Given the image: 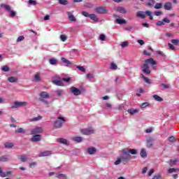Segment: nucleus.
Masks as SVG:
<instances>
[{
  "mask_svg": "<svg viewBox=\"0 0 179 179\" xmlns=\"http://www.w3.org/2000/svg\"><path fill=\"white\" fill-rule=\"evenodd\" d=\"M148 64H150V65H156L157 62L153 59V58L147 59L145 60V64H143L141 66V68L143 69V72L144 73H146L147 75H150V69H149V65Z\"/></svg>",
  "mask_w": 179,
  "mask_h": 179,
  "instance_id": "1",
  "label": "nucleus"
},
{
  "mask_svg": "<svg viewBox=\"0 0 179 179\" xmlns=\"http://www.w3.org/2000/svg\"><path fill=\"white\" fill-rule=\"evenodd\" d=\"M120 157L122 158V162H128V160H131V154L128 152V149L124 148L122 150V154Z\"/></svg>",
  "mask_w": 179,
  "mask_h": 179,
  "instance_id": "2",
  "label": "nucleus"
},
{
  "mask_svg": "<svg viewBox=\"0 0 179 179\" xmlns=\"http://www.w3.org/2000/svg\"><path fill=\"white\" fill-rule=\"evenodd\" d=\"M64 122H66L65 118L59 117L58 120L55 122V127L62 128Z\"/></svg>",
  "mask_w": 179,
  "mask_h": 179,
  "instance_id": "3",
  "label": "nucleus"
},
{
  "mask_svg": "<svg viewBox=\"0 0 179 179\" xmlns=\"http://www.w3.org/2000/svg\"><path fill=\"white\" fill-rule=\"evenodd\" d=\"M96 11L100 15H106L108 13V10H107L106 7H103V6L96 8Z\"/></svg>",
  "mask_w": 179,
  "mask_h": 179,
  "instance_id": "4",
  "label": "nucleus"
},
{
  "mask_svg": "<svg viewBox=\"0 0 179 179\" xmlns=\"http://www.w3.org/2000/svg\"><path fill=\"white\" fill-rule=\"evenodd\" d=\"M43 127H36L31 131V135H38V134H43Z\"/></svg>",
  "mask_w": 179,
  "mask_h": 179,
  "instance_id": "5",
  "label": "nucleus"
},
{
  "mask_svg": "<svg viewBox=\"0 0 179 179\" xmlns=\"http://www.w3.org/2000/svg\"><path fill=\"white\" fill-rule=\"evenodd\" d=\"M23 106H27V102H20V101H15L14 105L11 106V108H19V107H22Z\"/></svg>",
  "mask_w": 179,
  "mask_h": 179,
  "instance_id": "6",
  "label": "nucleus"
},
{
  "mask_svg": "<svg viewBox=\"0 0 179 179\" xmlns=\"http://www.w3.org/2000/svg\"><path fill=\"white\" fill-rule=\"evenodd\" d=\"M70 90H71V93H73V94H74V96H80L82 94V92L80 91V90H79L75 87H71L70 88Z\"/></svg>",
  "mask_w": 179,
  "mask_h": 179,
  "instance_id": "7",
  "label": "nucleus"
},
{
  "mask_svg": "<svg viewBox=\"0 0 179 179\" xmlns=\"http://www.w3.org/2000/svg\"><path fill=\"white\" fill-rule=\"evenodd\" d=\"M52 82L56 86H64V83H62L59 77H55Z\"/></svg>",
  "mask_w": 179,
  "mask_h": 179,
  "instance_id": "8",
  "label": "nucleus"
},
{
  "mask_svg": "<svg viewBox=\"0 0 179 179\" xmlns=\"http://www.w3.org/2000/svg\"><path fill=\"white\" fill-rule=\"evenodd\" d=\"M80 132L83 135H92V134H94V129H83L80 130Z\"/></svg>",
  "mask_w": 179,
  "mask_h": 179,
  "instance_id": "9",
  "label": "nucleus"
},
{
  "mask_svg": "<svg viewBox=\"0 0 179 179\" xmlns=\"http://www.w3.org/2000/svg\"><path fill=\"white\" fill-rule=\"evenodd\" d=\"M12 175V171H8L6 173L3 172L2 171V168L0 167V177H2L3 178L5 177H9V176Z\"/></svg>",
  "mask_w": 179,
  "mask_h": 179,
  "instance_id": "10",
  "label": "nucleus"
},
{
  "mask_svg": "<svg viewBox=\"0 0 179 179\" xmlns=\"http://www.w3.org/2000/svg\"><path fill=\"white\" fill-rule=\"evenodd\" d=\"M31 138V142H40L41 141V135L40 134H34Z\"/></svg>",
  "mask_w": 179,
  "mask_h": 179,
  "instance_id": "11",
  "label": "nucleus"
},
{
  "mask_svg": "<svg viewBox=\"0 0 179 179\" xmlns=\"http://www.w3.org/2000/svg\"><path fill=\"white\" fill-rule=\"evenodd\" d=\"M66 13L70 22H76V17L73 15L72 12L68 11Z\"/></svg>",
  "mask_w": 179,
  "mask_h": 179,
  "instance_id": "12",
  "label": "nucleus"
},
{
  "mask_svg": "<svg viewBox=\"0 0 179 179\" xmlns=\"http://www.w3.org/2000/svg\"><path fill=\"white\" fill-rule=\"evenodd\" d=\"M165 10H173V3L171 2H166L164 5Z\"/></svg>",
  "mask_w": 179,
  "mask_h": 179,
  "instance_id": "13",
  "label": "nucleus"
},
{
  "mask_svg": "<svg viewBox=\"0 0 179 179\" xmlns=\"http://www.w3.org/2000/svg\"><path fill=\"white\" fill-rule=\"evenodd\" d=\"M164 23H170V20L169 18H164L162 20L157 22V26H164Z\"/></svg>",
  "mask_w": 179,
  "mask_h": 179,
  "instance_id": "14",
  "label": "nucleus"
},
{
  "mask_svg": "<svg viewBox=\"0 0 179 179\" xmlns=\"http://www.w3.org/2000/svg\"><path fill=\"white\" fill-rule=\"evenodd\" d=\"M40 96V99H50V94H48V92H42L39 94Z\"/></svg>",
  "mask_w": 179,
  "mask_h": 179,
  "instance_id": "15",
  "label": "nucleus"
},
{
  "mask_svg": "<svg viewBox=\"0 0 179 179\" xmlns=\"http://www.w3.org/2000/svg\"><path fill=\"white\" fill-rule=\"evenodd\" d=\"M50 155H52L51 151H44L39 154V157H45L46 156H50Z\"/></svg>",
  "mask_w": 179,
  "mask_h": 179,
  "instance_id": "16",
  "label": "nucleus"
},
{
  "mask_svg": "<svg viewBox=\"0 0 179 179\" xmlns=\"http://www.w3.org/2000/svg\"><path fill=\"white\" fill-rule=\"evenodd\" d=\"M153 146V138L148 137L147 138V148H152Z\"/></svg>",
  "mask_w": 179,
  "mask_h": 179,
  "instance_id": "17",
  "label": "nucleus"
},
{
  "mask_svg": "<svg viewBox=\"0 0 179 179\" xmlns=\"http://www.w3.org/2000/svg\"><path fill=\"white\" fill-rule=\"evenodd\" d=\"M117 12H119L120 13H122L123 15H125V13H127V10L122 6H118L117 8Z\"/></svg>",
  "mask_w": 179,
  "mask_h": 179,
  "instance_id": "18",
  "label": "nucleus"
},
{
  "mask_svg": "<svg viewBox=\"0 0 179 179\" xmlns=\"http://www.w3.org/2000/svg\"><path fill=\"white\" fill-rule=\"evenodd\" d=\"M127 112L129 114H131V115H134V114H138V113H139V110L130 108L127 110Z\"/></svg>",
  "mask_w": 179,
  "mask_h": 179,
  "instance_id": "19",
  "label": "nucleus"
},
{
  "mask_svg": "<svg viewBox=\"0 0 179 179\" xmlns=\"http://www.w3.org/2000/svg\"><path fill=\"white\" fill-rule=\"evenodd\" d=\"M140 156H141L143 159H146V157H148V153H146V150L142 149L140 152Z\"/></svg>",
  "mask_w": 179,
  "mask_h": 179,
  "instance_id": "20",
  "label": "nucleus"
},
{
  "mask_svg": "<svg viewBox=\"0 0 179 179\" xmlns=\"http://www.w3.org/2000/svg\"><path fill=\"white\" fill-rule=\"evenodd\" d=\"M116 23H117V24H125L127 21L122 18H117L116 19Z\"/></svg>",
  "mask_w": 179,
  "mask_h": 179,
  "instance_id": "21",
  "label": "nucleus"
},
{
  "mask_svg": "<svg viewBox=\"0 0 179 179\" xmlns=\"http://www.w3.org/2000/svg\"><path fill=\"white\" fill-rule=\"evenodd\" d=\"M136 16L138 17H141V19H145L146 18V15H145V13H143V11H138L136 14Z\"/></svg>",
  "mask_w": 179,
  "mask_h": 179,
  "instance_id": "22",
  "label": "nucleus"
},
{
  "mask_svg": "<svg viewBox=\"0 0 179 179\" xmlns=\"http://www.w3.org/2000/svg\"><path fill=\"white\" fill-rule=\"evenodd\" d=\"M1 8H4V9L6 10H7V12H10V6L8 5V4H3V3H1L0 5Z\"/></svg>",
  "mask_w": 179,
  "mask_h": 179,
  "instance_id": "23",
  "label": "nucleus"
},
{
  "mask_svg": "<svg viewBox=\"0 0 179 179\" xmlns=\"http://www.w3.org/2000/svg\"><path fill=\"white\" fill-rule=\"evenodd\" d=\"M96 152V148L94 147H92L87 149V152L89 153V155H94Z\"/></svg>",
  "mask_w": 179,
  "mask_h": 179,
  "instance_id": "24",
  "label": "nucleus"
},
{
  "mask_svg": "<svg viewBox=\"0 0 179 179\" xmlns=\"http://www.w3.org/2000/svg\"><path fill=\"white\" fill-rule=\"evenodd\" d=\"M4 146L6 149H11V148H13V146H15V145L13 144V143L7 142L4 143Z\"/></svg>",
  "mask_w": 179,
  "mask_h": 179,
  "instance_id": "25",
  "label": "nucleus"
},
{
  "mask_svg": "<svg viewBox=\"0 0 179 179\" xmlns=\"http://www.w3.org/2000/svg\"><path fill=\"white\" fill-rule=\"evenodd\" d=\"M56 178L59 179H66V175L62 173H57L55 176Z\"/></svg>",
  "mask_w": 179,
  "mask_h": 179,
  "instance_id": "26",
  "label": "nucleus"
},
{
  "mask_svg": "<svg viewBox=\"0 0 179 179\" xmlns=\"http://www.w3.org/2000/svg\"><path fill=\"white\" fill-rule=\"evenodd\" d=\"M0 162H9V157L8 155H3L1 157H0Z\"/></svg>",
  "mask_w": 179,
  "mask_h": 179,
  "instance_id": "27",
  "label": "nucleus"
},
{
  "mask_svg": "<svg viewBox=\"0 0 179 179\" xmlns=\"http://www.w3.org/2000/svg\"><path fill=\"white\" fill-rule=\"evenodd\" d=\"M8 80L10 82V83H15L17 82V78L11 76L8 78Z\"/></svg>",
  "mask_w": 179,
  "mask_h": 179,
  "instance_id": "28",
  "label": "nucleus"
},
{
  "mask_svg": "<svg viewBox=\"0 0 179 179\" xmlns=\"http://www.w3.org/2000/svg\"><path fill=\"white\" fill-rule=\"evenodd\" d=\"M152 97H153V99H155V100L156 101H159V102L163 101V98L159 96V95H157V94H154V95L152 96Z\"/></svg>",
  "mask_w": 179,
  "mask_h": 179,
  "instance_id": "29",
  "label": "nucleus"
},
{
  "mask_svg": "<svg viewBox=\"0 0 179 179\" xmlns=\"http://www.w3.org/2000/svg\"><path fill=\"white\" fill-rule=\"evenodd\" d=\"M89 17H90L91 20H94V22H99V18L95 14H90Z\"/></svg>",
  "mask_w": 179,
  "mask_h": 179,
  "instance_id": "30",
  "label": "nucleus"
},
{
  "mask_svg": "<svg viewBox=\"0 0 179 179\" xmlns=\"http://www.w3.org/2000/svg\"><path fill=\"white\" fill-rule=\"evenodd\" d=\"M73 141H74V142H77L78 143H80V142H82L83 139L81 136H76L74 138H73Z\"/></svg>",
  "mask_w": 179,
  "mask_h": 179,
  "instance_id": "31",
  "label": "nucleus"
},
{
  "mask_svg": "<svg viewBox=\"0 0 179 179\" xmlns=\"http://www.w3.org/2000/svg\"><path fill=\"white\" fill-rule=\"evenodd\" d=\"M179 171V169L178 168H170L169 170H168V173H178Z\"/></svg>",
  "mask_w": 179,
  "mask_h": 179,
  "instance_id": "32",
  "label": "nucleus"
},
{
  "mask_svg": "<svg viewBox=\"0 0 179 179\" xmlns=\"http://www.w3.org/2000/svg\"><path fill=\"white\" fill-rule=\"evenodd\" d=\"M43 119V116H38V117H34L32 119H30V122H34L36 121H40V120H42Z\"/></svg>",
  "mask_w": 179,
  "mask_h": 179,
  "instance_id": "33",
  "label": "nucleus"
},
{
  "mask_svg": "<svg viewBox=\"0 0 179 179\" xmlns=\"http://www.w3.org/2000/svg\"><path fill=\"white\" fill-rule=\"evenodd\" d=\"M155 9H162L163 8V3H157L155 6Z\"/></svg>",
  "mask_w": 179,
  "mask_h": 179,
  "instance_id": "34",
  "label": "nucleus"
},
{
  "mask_svg": "<svg viewBox=\"0 0 179 179\" xmlns=\"http://www.w3.org/2000/svg\"><path fill=\"white\" fill-rule=\"evenodd\" d=\"M141 78H142L145 80V83H150V80H149L148 78L145 77V75L141 74Z\"/></svg>",
  "mask_w": 179,
  "mask_h": 179,
  "instance_id": "35",
  "label": "nucleus"
},
{
  "mask_svg": "<svg viewBox=\"0 0 179 179\" xmlns=\"http://www.w3.org/2000/svg\"><path fill=\"white\" fill-rule=\"evenodd\" d=\"M127 152L129 153H131V155H136V153H138V151L136 149H129L127 150Z\"/></svg>",
  "mask_w": 179,
  "mask_h": 179,
  "instance_id": "36",
  "label": "nucleus"
},
{
  "mask_svg": "<svg viewBox=\"0 0 179 179\" xmlns=\"http://www.w3.org/2000/svg\"><path fill=\"white\" fill-rule=\"evenodd\" d=\"M1 71H3V72H9V71H10V69L8 66H3L1 67Z\"/></svg>",
  "mask_w": 179,
  "mask_h": 179,
  "instance_id": "37",
  "label": "nucleus"
},
{
  "mask_svg": "<svg viewBox=\"0 0 179 179\" xmlns=\"http://www.w3.org/2000/svg\"><path fill=\"white\" fill-rule=\"evenodd\" d=\"M168 141H169V142L174 143L177 141V138L174 136H171L168 138Z\"/></svg>",
  "mask_w": 179,
  "mask_h": 179,
  "instance_id": "38",
  "label": "nucleus"
},
{
  "mask_svg": "<svg viewBox=\"0 0 179 179\" xmlns=\"http://www.w3.org/2000/svg\"><path fill=\"white\" fill-rule=\"evenodd\" d=\"M20 160H21V162L24 163L25 162H27V157L24 155H22L20 156Z\"/></svg>",
  "mask_w": 179,
  "mask_h": 179,
  "instance_id": "39",
  "label": "nucleus"
},
{
  "mask_svg": "<svg viewBox=\"0 0 179 179\" xmlns=\"http://www.w3.org/2000/svg\"><path fill=\"white\" fill-rule=\"evenodd\" d=\"M129 45V42L128 41H124L121 43L122 48H125V47H128Z\"/></svg>",
  "mask_w": 179,
  "mask_h": 179,
  "instance_id": "40",
  "label": "nucleus"
},
{
  "mask_svg": "<svg viewBox=\"0 0 179 179\" xmlns=\"http://www.w3.org/2000/svg\"><path fill=\"white\" fill-rule=\"evenodd\" d=\"M62 62H64V64H66V65H71V62L66 59H65L64 57L62 58Z\"/></svg>",
  "mask_w": 179,
  "mask_h": 179,
  "instance_id": "41",
  "label": "nucleus"
},
{
  "mask_svg": "<svg viewBox=\"0 0 179 179\" xmlns=\"http://www.w3.org/2000/svg\"><path fill=\"white\" fill-rule=\"evenodd\" d=\"M60 40H62L63 42H65L66 40H68V37L65 34H62L60 36Z\"/></svg>",
  "mask_w": 179,
  "mask_h": 179,
  "instance_id": "42",
  "label": "nucleus"
},
{
  "mask_svg": "<svg viewBox=\"0 0 179 179\" xmlns=\"http://www.w3.org/2000/svg\"><path fill=\"white\" fill-rule=\"evenodd\" d=\"M59 3H60V5H68L69 3L66 0H59Z\"/></svg>",
  "mask_w": 179,
  "mask_h": 179,
  "instance_id": "43",
  "label": "nucleus"
},
{
  "mask_svg": "<svg viewBox=\"0 0 179 179\" xmlns=\"http://www.w3.org/2000/svg\"><path fill=\"white\" fill-rule=\"evenodd\" d=\"M171 43H172V44H174V45H179V40L178 39H172Z\"/></svg>",
  "mask_w": 179,
  "mask_h": 179,
  "instance_id": "44",
  "label": "nucleus"
},
{
  "mask_svg": "<svg viewBox=\"0 0 179 179\" xmlns=\"http://www.w3.org/2000/svg\"><path fill=\"white\" fill-rule=\"evenodd\" d=\"M77 69L81 71V72H84V73H86V69L82 66H78Z\"/></svg>",
  "mask_w": 179,
  "mask_h": 179,
  "instance_id": "45",
  "label": "nucleus"
},
{
  "mask_svg": "<svg viewBox=\"0 0 179 179\" xmlns=\"http://www.w3.org/2000/svg\"><path fill=\"white\" fill-rule=\"evenodd\" d=\"M49 62H50V64L51 65H55V64H57V59H50L49 60Z\"/></svg>",
  "mask_w": 179,
  "mask_h": 179,
  "instance_id": "46",
  "label": "nucleus"
},
{
  "mask_svg": "<svg viewBox=\"0 0 179 179\" xmlns=\"http://www.w3.org/2000/svg\"><path fill=\"white\" fill-rule=\"evenodd\" d=\"M121 162H122V158H118L114 163V164H115V166H118V164H120L121 163Z\"/></svg>",
  "mask_w": 179,
  "mask_h": 179,
  "instance_id": "47",
  "label": "nucleus"
},
{
  "mask_svg": "<svg viewBox=\"0 0 179 179\" xmlns=\"http://www.w3.org/2000/svg\"><path fill=\"white\" fill-rule=\"evenodd\" d=\"M148 106H149V103L144 102V103H141V108H146V107H148Z\"/></svg>",
  "mask_w": 179,
  "mask_h": 179,
  "instance_id": "48",
  "label": "nucleus"
},
{
  "mask_svg": "<svg viewBox=\"0 0 179 179\" xmlns=\"http://www.w3.org/2000/svg\"><path fill=\"white\" fill-rule=\"evenodd\" d=\"M28 3H29V5L36 6V5H37V1H36L34 0H29Z\"/></svg>",
  "mask_w": 179,
  "mask_h": 179,
  "instance_id": "49",
  "label": "nucleus"
},
{
  "mask_svg": "<svg viewBox=\"0 0 179 179\" xmlns=\"http://www.w3.org/2000/svg\"><path fill=\"white\" fill-rule=\"evenodd\" d=\"M23 132H24V129H23L22 127L19 128L17 130H15L16 134H22Z\"/></svg>",
  "mask_w": 179,
  "mask_h": 179,
  "instance_id": "50",
  "label": "nucleus"
},
{
  "mask_svg": "<svg viewBox=\"0 0 179 179\" xmlns=\"http://www.w3.org/2000/svg\"><path fill=\"white\" fill-rule=\"evenodd\" d=\"M99 40H101V41H106V35L104 34H101L99 36Z\"/></svg>",
  "mask_w": 179,
  "mask_h": 179,
  "instance_id": "51",
  "label": "nucleus"
},
{
  "mask_svg": "<svg viewBox=\"0 0 179 179\" xmlns=\"http://www.w3.org/2000/svg\"><path fill=\"white\" fill-rule=\"evenodd\" d=\"M152 179H162V173L154 176Z\"/></svg>",
  "mask_w": 179,
  "mask_h": 179,
  "instance_id": "52",
  "label": "nucleus"
},
{
  "mask_svg": "<svg viewBox=\"0 0 179 179\" xmlns=\"http://www.w3.org/2000/svg\"><path fill=\"white\" fill-rule=\"evenodd\" d=\"M110 69H117L118 66L115 63H111Z\"/></svg>",
  "mask_w": 179,
  "mask_h": 179,
  "instance_id": "53",
  "label": "nucleus"
},
{
  "mask_svg": "<svg viewBox=\"0 0 179 179\" xmlns=\"http://www.w3.org/2000/svg\"><path fill=\"white\" fill-rule=\"evenodd\" d=\"M59 143H63V145H66L67 141L65 138H60L59 139Z\"/></svg>",
  "mask_w": 179,
  "mask_h": 179,
  "instance_id": "54",
  "label": "nucleus"
},
{
  "mask_svg": "<svg viewBox=\"0 0 179 179\" xmlns=\"http://www.w3.org/2000/svg\"><path fill=\"white\" fill-rule=\"evenodd\" d=\"M24 40V36H20L17 39V43H20V41H23Z\"/></svg>",
  "mask_w": 179,
  "mask_h": 179,
  "instance_id": "55",
  "label": "nucleus"
},
{
  "mask_svg": "<svg viewBox=\"0 0 179 179\" xmlns=\"http://www.w3.org/2000/svg\"><path fill=\"white\" fill-rule=\"evenodd\" d=\"M82 15H83V16H85V17H90V14H89V13H87L86 11H83Z\"/></svg>",
  "mask_w": 179,
  "mask_h": 179,
  "instance_id": "56",
  "label": "nucleus"
},
{
  "mask_svg": "<svg viewBox=\"0 0 179 179\" xmlns=\"http://www.w3.org/2000/svg\"><path fill=\"white\" fill-rule=\"evenodd\" d=\"M159 87H164V89H169V87H170V86H169V85L162 83L159 85Z\"/></svg>",
  "mask_w": 179,
  "mask_h": 179,
  "instance_id": "57",
  "label": "nucleus"
},
{
  "mask_svg": "<svg viewBox=\"0 0 179 179\" xmlns=\"http://www.w3.org/2000/svg\"><path fill=\"white\" fill-rule=\"evenodd\" d=\"M10 17H14V16H16V11L10 10Z\"/></svg>",
  "mask_w": 179,
  "mask_h": 179,
  "instance_id": "58",
  "label": "nucleus"
},
{
  "mask_svg": "<svg viewBox=\"0 0 179 179\" xmlns=\"http://www.w3.org/2000/svg\"><path fill=\"white\" fill-rule=\"evenodd\" d=\"M39 101H41L42 103H45V104H50L48 101L45 99H43V98H39Z\"/></svg>",
  "mask_w": 179,
  "mask_h": 179,
  "instance_id": "59",
  "label": "nucleus"
},
{
  "mask_svg": "<svg viewBox=\"0 0 179 179\" xmlns=\"http://www.w3.org/2000/svg\"><path fill=\"white\" fill-rule=\"evenodd\" d=\"M35 80H37L38 82H40L41 80V78H40L39 74H36L35 75Z\"/></svg>",
  "mask_w": 179,
  "mask_h": 179,
  "instance_id": "60",
  "label": "nucleus"
},
{
  "mask_svg": "<svg viewBox=\"0 0 179 179\" xmlns=\"http://www.w3.org/2000/svg\"><path fill=\"white\" fill-rule=\"evenodd\" d=\"M152 131H153V128H152V127H150V128L145 129L146 134H150Z\"/></svg>",
  "mask_w": 179,
  "mask_h": 179,
  "instance_id": "61",
  "label": "nucleus"
},
{
  "mask_svg": "<svg viewBox=\"0 0 179 179\" xmlns=\"http://www.w3.org/2000/svg\"><path fill=\"white\" fill-rule=\"evenodd\" d=\"M177 163V159H171L170 162V166H174Z\"/></svg>",
  "mask_w": 179,
  "mask_h": 179,
  "instance_id": "62",
  "label": "nucleus"
},
{
  "mask_svg": "<svg viewBox=\"0 0 179 179\" xmlns=\"http://www.w3.org/2000/svg\"><path fill=\"white\" fill-rule=\"evenodd\" d=\"M56 93H57V96H62V90H57Z\"/></svg>",
  "mask_w": 179,
  "mask_h": 179,
  "instance_id": "63",
  "label": "nucleus"
},
{
  "mask_svg": "<svg viewBox=\"0 0 179 179\" xmlns=\"http://www.w3.org/2000/svg\"><path fill=\"white\" fill-rule=\"evenodd\" d=\"M62 80H64V82H66L68 83V82L71 81V78H63Z\"/></svg>",
  "mask_w": 179,
  "mask_h": 179,
  "instance_id": "64",
  "label": "nucleus"
}]
</instances>
